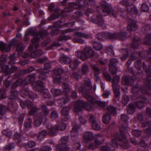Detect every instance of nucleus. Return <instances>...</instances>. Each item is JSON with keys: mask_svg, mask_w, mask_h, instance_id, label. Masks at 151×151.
Masks as SVG:
<instances>
[{"mask_svg": "<svg viewBox=\"0 0 151 151\" xmlns=\"http://www.w3.org/2000/svg\"><path fill=\"white\" fill-rule=\"evenodd\" d=\"M66 127V124L63 123H57L53 126H52L50 124L48 125L47 126V128L50 130V131L48 132H47L45 130L42 131L38 135V139L40 140L47 133L50 135H53L58 130H64Z\"/></svg>", "mask_w": 151, "mask_h": 151, "instance_id": "nucleus-1", "label": "nucleus"}, {"mask_svg": "<svg viewBox=\"0 0 151 151\" xmlns=\"http://www.w3.org/2000/svg\"><path fill=\"white\" fill-rule=\"evenodd\" d=\"M143 100L138 101L134 102V104H129L127 108V111L128 114H132L135 111L134 107H137L139 109L142 108L144 106V104L147 103L148 99L147 98L143 99Z\"/></svg>", "mask_w": 151, "mask_h": 151, "instance_id": "nucleus-2", "label": "nucleus"}, {"mask_svg": "<svg viewBox=\"0 0 151 151\" xmlns=\"http://www.w3.org/2000/svg\"><path fill=\"white\" fill-rule=\"evenodd\" d=\"M85 108L87 110H89L91 109L90 105L83 101H76L75 103L74 111L76 112L81 111L83 108Z\"/></svg>", "mask_w": 151, "mask_h": 151, "instance_id": "nucleus-3", "label": "nucleus"}, {"mask_svg": "<svg viewBox=\"0 0 151 151\" xmlns=\"http://www.w3.org/2000/svg\"><path fill=\"white\" fill-rule=\"evenodd\" d=\"M103 37H105L108 39H113V38H117L123 40L127 37H128L127 33L124 30H122L120 34L117 33L114 35L108 32L104 33L102 34Z\"/></svg>", "mask_w": 151, "mask_h": 151, "instance_id": "nucleus-4", "label": "nucleus"}, {"mask_svg": "<svg viewBox=\"0 0 151 151\" xmlns=\"http://www.w3.org/2000/svg\"><path fill=\"white\" fill-rule=\"evenodd\" d=\"M71 59L70 58L66 57L65 55H62L60 59L59 60L60 62L63 64H65L67 62L70 63L69 66L73 69L76 68L78 65L80 63V62L77 60H76L70 63V61Z\"/></svg>", "mask_w": 151, "mask_h": 151, "instance_id": "nucleus-5", "label": "nucleus"}, {"mask_svg": "<svg viewBox=\"0 0 151 151\" xmlns=\"http://www.w3.org/2000/svg\"><path fill=\"white\" fill-rule=\"evenodd\" d=\"M35 78L33 76H29L27 79L25 80V82H26L27 83H33L32 84V86L34 90L36 91L39 90L38 86L40 87H44L45 86V84L43 82L39 81V82H34Z\"/></svg>", "mask_w": 151, "mask_h": 151, "instance_id": "nucleus-6", "label": "nucleus"}, {"mask_svg": "<svg viewBox=\"0 0 151 151\" xmlns=\"http://www.w3.org/2000/svg\"><path fill=\"white\" fill-rule=\"evenodd\" d=\"M96 139L95 141V143H91L90 142H89V144L88 145V143L86 144V145L89 148L93 149L97 147L100 145L101 144L104 140V137L98 134L96 136Z\"/></svg>", "mask_w": 151, "mask_h": 151, "instance_id": "nucleus-7", "label": "nucleus"}, {"mask_svg": "<svg viewBox=\"0 0 151 151\" xmlns=\"http://www.w3.org/2000/svg\"><path fill=\"white\" fill-rule=\"evenodd\" d=\"M100 7L101 8L103 12L107 14L109 13L110 15L113 17H116L119 13V12H114V10L111 9V7L110 5L106 3L102 4L100 6Z\"/></svg>", "mask_w": 151, "mask_h": 151, "instance_id": "nucleus-8", "label": "nucleus"}, {"mask_svg": "<svg viewBox=\"0 0 151 151\" xmlns=\"http://www.w3.org/2000/svg\"><path fill=\"white\" fill-rule=\"evenodd\" d=\"M120 81V77L117 76H114L113 79L112 86L114 95L118 97L120 96L119 86L118 84Z\"/></svg>", "mask_w": 151, "mask_h": 151, "instance_id": "nucleus-9", "label": "nucleus"}, {"mask_svg": "<svg viewBox=\"0 0 151 151\" xmlns=\"http://www.w3.org/2000/svg\"><path fill=\"white\" fill-rule=\"evenodd\" d=\"M68 140V137H63L61 139L60 141L61 143L58 145L56 147L57 151H67L70 150V148L65 144Z\"/></svg>", "mask_w": 151, "mask_h": 151, "instance_id": "nucleus-10", "label": "nucleus"}, {"mask_svg": "<svg viewBox=\"0 0 151 151\" xmlns=\"http://www.w3.org/2000/svg\"><path fill=\"white\" fill-rule=\"evenodd\" d=\"M42 32H40L38 34L36 35L32 40L31 44L29 47V50L30 51L32 50L33 48V46L35 45V48H37L38 46L37 42H38L39 39L43 36H44Z\"/></svg>", "mask_w": 151, "mask_h": 151, "instance_id": "nucleus-11", "label": "nucleus"}, {"mask_svg": "<svg viewBox=\"0 0 151 151\" xmlns=\"http://www.w3.org/2000/svg\"><path fill=\"white\" fill-rule=\"evenodd\" d=\"M115 138L120 141H122L123 143L121 145V146L124 149H126L128 148L129 145L128 141L125 136L122 133H121V135L119 136L118 134H116Z\"/></svg>", "mask_w": 151, "mask_h": 151, "instance_id": "nucleus-12", "label": "nucleus"}, {"mask_svg": "<svg viewBox=\"0 0 151 151\" xmlns=\"http://www.w3.org/2000/svg\"><path fill=\"white\" fill-rule=\"evenodd\" d=\"M73 127L71 132L72 139L73 141L76 140L78 136V132L80 126L76 124H73Z\"/></svg>", "mask_w": 151, "mask_h": 151, "instance_id": "nucleus-13", "label": "nucleus"}, {"mask_svg": "<svg viewBox=\"0 0 151 151\" xmlns=\"http://www.w3.org/2000/svg\"><path fill=\"white\" fill-rule=\"evenodd\" d=\"M84 57L83 58L84 60H86L87 58L91 57L93 55V51L92 49L90 47H86L84 50Z\"/></svg>", "mask_w": 151, "mask_h": 151, "instance_id": "nucleus-14", "label": "nucleus"}, {"mask_svg": "<svg viewBox=\"0 0 151 151\" xmlns=\"http://www.w3.org/2000/svg\"><path fill=\"white\" fill-rule=\"evenodd\" d=\"M83 138V142L85 144L88 143L93 138V133L91 132H86L84 133Z\"/></svg>", "mask_w": 151, "mask_h": 151, "instance_id": "nucleus-15", "label": "nucleus"}, {"mask_svg": "<svg viewBox=\"0 0 151 151\" xmlns=\"http://www.w3.org/2000/svg\"><path fill=\"white\" fill-rule=\"evenodd\" d=\"M118 62V60L117 59L112 58L110 59V63L109 64V65L110 71L112 73L115 74L117 72V68L114 64V63Z\"/></svg>", "mask_w": 151, "mask_h": 151, "instance_id": "nucleus-16", "label": "nucleus"}, {"mask_svg": "<svg viewBox=\"0 0 151 151\" xmlns=\"http://www.w3.org/2000/svg\"><path fill=\"white\" fill-rule=\"evenodd\" d=\"M138 28V26L134 20L132 19L129 20L127 27V29L129 31H134L137 30Z\"/></svg>", "mask_w": 151, "mask_h": 151, "instance_id": "nucleus-17", "label": "nucleus"}, {"mask_svg": "<svg viewBox=\"0 0 151 151\" xmlns=\"http://www.w3.org/2000/svg\"><path fill=\"white\" fill-rule=\"evenodd\" d=\"M10 45H6L3 42H0V50H1L8 52L10 50Z\"/></svg>", "mask_w": 151, "mask_h": 151, "instance_id": "nucleus-18", "label": "nucleus"}, {"mask_svg": "<svg viewBox=\"0 0 151 151\" xmlns=\"http://www.w3.org/2000/svg\"><path fill=\"white\" fill-rule=\"evenodd\" d=\"M126 7L129 12L131 13L137 14V10L136 7L133 4H126Z\"/></svg>", "mask_w": 151, "mask_h": 151, "instance_id": "nucleus-19", "label": "nucleus"}, {"mask_svg": "<svg viewBox=\"0 0 151 151\" xmlns=\"http://www.w3.org/2000/svg\"><path fill=\"white\" fill-rule=\"evenodd\" d=\"M139 90V85H137L136 86H134L132 89V93H133L132 96V99H136L137 98V96H139V95L137 93Z\"/></svg>", "mask_w": 151, "mask_h": 151, "instance_id": "nucleus-20", "label": "nucleus"}, {"mask_svg": "<svg viewBox=\"0 0 151 151\" xmlns=\"http://www.w3.org/2000/svg\"><path fill=\"white\" fill-rule=\"evenodd\" d=\"M68 111L69 109L67 107H65L63 108L61 110V113L62 114L65 116V118L63 120L64 121H67L70 118V117L68 115Z\"/></svg>", "mask_w": 151, "mask_h": 151, "instance_id": "nucleus-21", "label": "nucleus"}, {"mask_svg": "<svg viewBox=\"0 0 151 151\" xmlns=\"http://www.w3.org/2000/svg\"><path fill=\"white\" fill-rule=\"evenodd\" d=\"M140 42L138 37H135L133 39V43L132 44V47L136 48L139 45Z\"/></svg>", "mask_w": 151, "mask_h": 151, "instance_id": "nucleus-22", "label": "nucleus"}, {"mask_svg": "<svg viewBox=\"0 0 151 151\" xmlns=\"http://www.w3.org/2000/svg\"><path fill=\"white\" fill-rule=\"evenodd\" d=\"M38 72L40 73L39 75V78L42 80H45L47 77L45 74L46 73L45 70H44L40 69L38 70Z\"/></svg>", "mask_w": 151, "mask_h": 151, "instance_id": "nucleus-23", "label": "nucleus"}, {"mask_svg": "<svg viewBox=\"0 0 151 151\" xmlns=\"http://www.w3.org/2000/svg\"><path fill=\"white\" fill-rule=\"evenodd\" d=\"M85 84L86 87L83 89L84 91L89 90L91 88V86L90 84V80L89 78H86L85 80Z\"/></svg>", "mask_w": 151, "mask_h": 151, "instance_id": "nucleus-24", "label": "nucleus"}, {"mask_svg": "<svg viewBox=\"0 0 151 151\" xmlns=\"http://www.w3.org/2000/svg\"><path fill=\"white\" fill-rule=\"evenodd\" d=\"M96 22L101 26H102L104 24V21L102 18L101 15L97 16L96 19Z\"/></svg>", "mask_w": 151, "mask_h": 151, "instance_id": "nucleus-25", "label": "nucleus"}, {"mask_svg": "<svg viewBox=\"0 0 151 151\" xmlns=\"http://www.w3.org/2000/svg\"><path fill=\"white\" fill-rule=\"evenodd\" d=\"M111 119L110 114L108 113L105 114L103 117V121L104 123L106 124H107L109 123Z\"/></svg>", "mask_w": 151, "mask_h": 151, "instance_id": "nucleus-26", "label": "nucleus"}, {"mask_svg": "<svg viewBox=\"0 0 151 151\" xmlns=\"http://www.w3.org/2000/svg\"><path fill=\"white\" fill-rule=\"evenodd\" d=\"M93 45L94 49L97 50H100L103 47L102 44L97 41H95L93 42Z\"/></svg>", "mask_w": 151, "mask_h": 151, "instance_id": "nucleus-27", "label": "nucleus"}, {"mask_svg": "<svg viewBox=\"0 0 151 151\" xmlns=\"http://www.w3.org/2000/svg\"><path fill=\"white\" fill-rule=\"evenodd\" d=\"M42 117L39 116L38 117H35L34 119V123L35 125L38 127L41 124L42 122Z\"/></svg>", "mask_w": 151, "mask_h": 151, "instance_id": "nucleus-28", "label": "nucleus"}, {"mask_svg": "<svg viewBox=\"0 0 151 151\" xmlns=\"http://www.w3.org/2000/svg\"><path fill=\"white\" fill-rule=\"evenodd\" d=\"M130 78L128 77H125L123 78L122 83L124 84L127 85H130L131 83L130 81Z\"/></svg>", "mask_w": 151, "mask_h": 151, "instance_id": "nucleus-29", "label": "nucleus"}, {"mask_svg": "<svg viewBox=\"0 0 151 151\" xmlns=\"http://www.w3.org/2000/svg\"><path fill=\"white\" fill-rule=\"evenodd\" d=\"M92 127L93 129L97 131L100 130L101 129L100 124L97 122L92 124Z\"/></svg>", "mask_w": 151, "mask_h": 151, "instance_id": "nucleus-30", "label": "nucleus"}, {"mask_svg": "<svg viewBox=\"0 0 151 151\" xmlns=\"http://www.w3.org/2000/svg\"><path fill=\"white\" fill-rule=\"evenodd\" d=\"M41 92L44 94L42 95L43 97L45 98H50V95L49 94L48 91L47 89H43L41 90Z\"/></svg>", "mask_w": 151, "mask_h": 151, "instance_id": "nucleus-31", "label": "nucleus"}, {"mask_svg": "<svg viewBox=\"0 0 151 151\" xmlns=\"http://www.w3.org/2000/svg\"><path fill=\"white\" fill-rule=\"evenodd\" d=\"M69 101L68 99L66 100L62 98L60 99H59L58 100V103L59 104V106L60 107L62 106L63 105H64L65 104Z\"/></svg>", "mask_w": 151, "mask_h": 151, "instance_id": "nucleus-32", "label": "nucleus"}, {"mask_svg": "<svg viewBox=\"0 0 151 151\" xmlns=\"http://www.w3.org/2000/svg\"><path fill=\"white\" fill-rule=\"evenodd\" d=\"M121 52L122 53V56L121 57L122 60H124L127 59L128 55V53L127 49L123 50Z\"/></svg>", "mask_w": 151, "mask_h": 151, "instance_id": "nucleus-33", "label": "nucleus"}, {"mask_svg": "<svg viewBox=\"0 0 151 151\" xmlns=\"http://www.w3.org/2000/svg\"><path fill=\"white\" fill-rule=\"evenodd\" d=\"M108 111L109 114H115L116 113V108L112 106H110L109 107Z\"/></svg>", "mask_w": 151, "mask_h": 151, "instance_id": "nucleus-34", "label": "nucleus"}, {"mask_svg": "<svg viewBox=\"0 0 151 151\" xmlns=\"http://www.w3.org/2000/svg\"><path fill=\"white\" fill-rule=\"evenodd\" d=\"M51 91L52 94L55 95H58L61 93V91L60 89L54 88L51 89Z\"/></svg>", "mask_w": 151, "mask_h": 151, "instance_id": "nucleus-35", "label": "nucleus"}, {"mask_svg": "<svg viewBox=\"0 0 151 151\" xmlns=\"http://www.w3.org/2000/svg\"><path fill=\"white\" fill-rule=\"evenodd\" d=\"M129 100L128 97L126 95H124L123 96L122 103L124 105H126L128 103Z\"/></svg>", "mask_w": 151, "mask_h": 151, "instance_id": "nucleus-36", "label": "nucleus"}, {"mask_svg": "<svg viewBox=\"0 0 151 151\" xmlns=\"http://www.w3.org/2000/svg\"><path fill=\"white\" fill-rule=\"evenodd\" d=\"M76 56L78 57L82 60H84L83 58V57H84V54L83 53H83L81 51H78L76 52Z\"/></svg>", "mask_w": 151, "mask_h": 151, "instance_id": "nucleus-37", "label": "nucleus"}, {"mask_svg": "<svg viewBox=\"0 0 151 151\" xmlns=\"http://www.w3.org/2000/svg\"><path fill=\"white\" fill-rule=\"evenodd\" d=\"M3 134L8 137H9L12 135L11 131L9 129H7L4 130L3 131Z\"/></svg>", "mask_w": 151, "mask_h": 151, "instance_id": "nucleus-38", "label": "nucleus"}, {"mask_svg": "<svg viewBox=\"0 0 151 151\" xmlns=\"http://www.w3.org/2000/svg\"><path fill=\"white\" fill-rule=\"evenodd\" d=\"M94 73L95 75L96 76L97 79V80L100 79L98 77L97 75L100 73V71L99 69L96 67L94 66L93 67Z\"/></svg>", "mask_w": 151, "mask_h": 151, "instance_id": "nucleus-39", "label": "nucleus"}, {"mask_svg": "<svg viewBox=\"0 0 151 151\" xmlns=\"http://www.w3.org/2000/svg\"><path fill=\"white\" fill-rule=\"evenodd\" d=\"M132 133L133 135L138 137L141 135V132L139 130L134 129L132 130Z\"/></svg>", "mask_w": 151, "mask_h": 151, "instance_id": "nucleus-40", "label": "nucleus"}, {"mask_svg": "<svg viewBox=\"0 0 151 151\" xmlns=\"http://www.w3.org/2000/svg\"><path fill=\"white\" fill-rule=\"evenodd\" d=\"M145 43L149 44H151V34L148 35L145 39Z\"/></svg>", "mask_w": 151, "mask_h": 151, "instance_id": "nucleus-41", "label": "nucleus"}, {"mask_svg": "<svg viewBox=\"0 0 151 151\" xmlns=\"http://www.w3.org/2000/svg\"><path fill=\"white\" fill-rule=\"evenodd\" d=\"M141 9L142 12H147L149 10V7L147 4H143L142 5Z\"/></svg>", "mask_w": 151, "mask_h": 151, "instance_id": "nucleus-42", "label": "nucleus"}, {"mask_svg": "<svg viewBox=\"0 0 151 151\" xmlns=\"http://www.w3.org/2000/svg\"><path fill=\"white\" fill-rule=\"evenodd\" d=\"M63 91L67 93L70 91V88L69 85L66 83H64L63 85Z\"/></svg>", "mask_w": 151, "mask_h": 151, "instance_id": "nucleus-43", "label": "nucleus"}, {"mask_svg": "<svg viewBox=\"0 0 151 151\" xmlns=\"http://www.w3.org/2000/svg\"><path fill=\"white\" fill-rule=\"evenodd\" d=\"M100 151H114L113 149L111 150L110 147L107 145L102 147L100 149Z\"/></svg>", "mask_w": 151, "mask_h": 151, "instance_id": "nucleus-44", "label": "nucleus"}, {"mask_svg": "<svg viewBox=\"0 0 151 151\" xmlns=\"http://www.w3.org/2000/svg\"><path fill=\"white\" fill-rule=\"evenodd\" d=\"M63 70L60 68H56L54 71V73L55 75H60L63 73Z\"/></svg>", "mask_w": 151, "mask_h": 151, "instance_id": "nucleus-45", "label": "nucleus"}, {"mask_svg": "<svg viewBox=\"0 0 151 151\" xmlns=\"http://www.w3.org/2000/svg\"><path fill=\"white\" fill-rule=\"evenodd\" d=\"M41 110L44 115H47L48 112L47 109L45 106L42 105L41 107Z\"/></svg>", "mask_w": 151, "mask_h": 151, "instance_id": "nucleus-46", "label": "nucleus"}, {"mask_svg": "<svg viewBox=\"0 0 151 151\" xmlns=\"http://www.w3.org/2000/svg\"><path fill=\"white\" fill-rule=\"evenodd\" d=\"M88 70V66L87 65H84L83 66L82 73L83 74L86 73Z\"/></svg>", "mask_w": 151, "mask_h": 151, "instance_id": "nucleus-47", "label": "nucleus"}, {"mask_svg": "<svg viewBox=\"0 0 151 151\" xmlns=\"http://www.w3.org/2000/svg\"><path fill=\"white\" fill-rule=\"evenodd\" d=\"M74 36L86 38L87 37L86 35L81 32H76Z\"/></svg>", "mask_w": 151, "mask_h": 151, "instance_id": "nucleus-48", "label": "nucleus"}, {"mask_svg": "<svg viewBox=\"0 0 151 151\" xmlns=\"http://www.w3.org/2000/svg\"><path fill=\"white\" fill-rule=\"evenodd\" d=\"M81 147V145L78 141H77L73 142V147L75 149H79Z\"/></svg>", "mask_w": 151, "mask_h": 151, "instance_id": "nucleus-49", "label": "nucleus"}, {"mask_svg": "<svg viewBox=\"0 0 151 151\" xmlns=\"http://www.w3.org/2000/svg\"><path fill=\"white\" fill-rule=\"evenodd\" d=\"M85 97L91 103H92L95 102L94 101L93 97L89 94L86 95L85 96Z\"/></svg>", "mask_w": 151, "mask_h": 151, "instance_id": "nucleus-50", "label": "nucleus"}, {"mask_svg": "<svg viewBox=\"0 0 151 151\" xmlns=\"http://www.w3.org/2000/svg\"><path fill=\"white\" fill-rule=\"evenodd\" d=\"M42 54V52L40 50H37L36 51L32 53V55H34L35 56L33 58L36 57V56H40L41 54Z\"/></svg>", "mask_w": 151, "mask_h": 151, "instance_id": "nucleus-51", "label": "nucleus"}, {"mask_svg": "<svg viewBox=\"0 0 151 151\" xmlns=\"http://www.w3.org/2000/svg\"><path fill=\"white\" fill-rule=\"evenodd\" d=\"M17 50L19 53L23 51V48L21 44H19L17 45Z\"/></svg>", "mask_w": 151, "mask_h": 151, "instance_id": "nucleus-52", "label": "nucleus"}, {"mask_svg": "<svg viewBox=\"0 0 151 151\" xmlns=\"http://www.w3.org/2000/svg\"><path fill=\"white\" fill-rule=\"evenodd\" d=\"M79 6V5L76 3H71L70 4V6L71 8L79 9L80 8Z\"/></svg>", "mask_w": 151, "mask_h": 151, "instance_id": "nucleus-53", "label": "nucleus"}, {"mask_svg": "<svg viewBox=\"0 0 151 151\" xmlns=\"http://www.w3.org/2000/svg\"><path fill=\"white\" fill-rule=\"evenodd\" d=\"M111 145L115 148H117L118 147V144L117 143L116 140L115 139L112 140L111 143Z\"/></svg>", "mask_w": 151, "mask_h": 151, "instance_id": "nucleus-54", "label": "nucleus"}, {"mask_svg": "<svg viewBox=\"0 0 151 151\" xmlns=\"http://www.w3.org/2000/svg\"><path fill=\"white\" fill-rule=\"evenodd\" d=\"M14 146V144H12L11 145H8L5 146L4 150V151H10L11 149L12 148L11 146L13 147Z\"/></svg>", "mask_w": 151, "mask_h": 151, "instance_id": "nucleus-55", "label": "nucleus"}, {"mask_svg": "<svg viewBox=\"0 0 151 151\" xmlns=\"http://www.w3.org/2000/svg\"><path fill=\"white\" fill-rule=\"evenodd\" d=\"M38 110L37 108L32 107L30 111V113L32 114H34Z\"/></svg>", "mask_w": 151, "mask_h": 151, "instance_id": "nucleus-56", "label": "nucleus"}, {"mask_svg": "<svg viewBox=\"0 0 151 151\" xmlns=\"http://www.w3.org/2000/svg\"><path fill=\"white\" fill-rule=\"evenodd\" d=\"M58 116V114L56 111H53L51 113V117L53 119H55Z\"/></svg>", "mask_w": 151, "mask_h": 151, "instance_id": "nucleus-57", "label": "nucleus"}, {"mask_svg": "<svg viewBox=\"0 0 151 151\" xmlns=\"http://www.w3.org/2000/svg\"><path fill=\"white\" fill-rule=\"evenodd\" d=\"M134 66L135 68L139 70L141 67V63L140 62H137L135 63Z\"/></svg>", "mask_w": 151, "mask_h": 151, "instance_id": "nucleus-58", "label": "nucleus"}, {"mask_svg": "<svg viewBox=\"0 0 151 151\" xmlns=\"http://www.w3.org/2000/svg\"><path fill=\"white\" fill-rule=\"evenodd\" d=\"M73 41L75 42H79L81 43H83L84 42L83 40L78 38H76L73 39Z\"/></svg>", "mask_w": 151, "mask_h": 151, "instance_id": "nucleus-59", "label": "nucleus"}, {"mask_svg": "<svg viewBox=\"0 0 151 151\" xmlns=\"http://www.w3.org/2000/svg\"><path fill=\"white\" fill-rule=\"evenodd\" d=\"M35 145V143L33 141H29L28 142V146L30 147H34Z\"/></svg>", "mask_w": 151, "mask_h": 151, "instance_id": "nucleus-60", "label": "nucleus"}, {"mask_svg": "<svg viewBox=\"0 0 151 151\" xmlns=\"http://www.w3.org/2000/svg\"><path fill=\"white\" fill-rule=\"evenodd\" d=\"M89 120L91 122L92 124L93 122H97L95 119V117L93 115H91L89 118Z\"/></svg>", "mask_w": 151, "mask_h": 151, "instance_id": "nucleus-61", "label": "nucleus"}, {"mask_svg": "<svg viewBox=\"0 0 151 151\" xmlns=\"http://www.w3.org/2000/svg\"><path fill=\"white\" fill-rule=\"evenodd\" d=\"M42 150L43 151H50L51 148L49 147L45 146L42 147Z\"/></svg>", "mask_w": 151, "mask_h": 151, "instance_id": "nucleus-62", "label": "nucleus"}, {"mask_svg": "<svg viewBox=\"0 0 151 151\" xmlns=\"http://www.w3.org/2000/svg\"><path fill=\"white\" fill-rule=\"evenodd\" d=\"M129 118L125 114H122L121 116V119L122 121H126Z\"/></svg>", "mask_w": 151, "mask_h": 151, "instance_id": "nucleus-63", "label": "nucleus"}, {"mask_svg": "<svg viewBox=\"0 0 151 151\" xmlns=\"http://www.w3.org/2000/svg\"><path fill=\"white\" fill-rule=\"evenodd\" d=\"M31 125V120H29V122L26 121L25 123V126L27 128L30 127Z\"/></svg>", "mask_w": 151, "mask_h": 151, "instance_id": "nucleus-64", "label": "nucleus"}]
</instances>
